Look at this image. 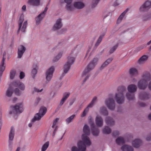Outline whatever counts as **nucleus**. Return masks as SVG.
I'll return each instance as SVG.
<instances>
[{"label":"nucleus","instance_id":"0e129e2a","mask_svg":"<svg viewBox=\"0 0 151 151\" xmlns=\"http://www.w3.org/2000/svg\"><path fill=\"white\" fill-rule=\"evenodd\" d=\"M146 139L147 141H151V133L147 136L146 138Z\"/></svg>","mask_w":151,"mask_h":151},{"label":"nucleus","instance_id":"ddd939ff","mask_svg":"<svg viewBox=\"0 0 151 151\" xmlns=\"http://www.w3.org/2000/svg\"><path fill=\"white\" fill-rule=\"evenodd\" d=\"M11 86L18 87L22 91L24 90L25 88L24 84L19 81H16L13 82L12 83Z\"/></svg>","mask_w":151,"mask_h":151},{"label":"nucleus","instance_id":"052dcab7","mask_svg":"<svg viewBox=\"0 0 151 151\" xmlns=\"http://www.w3.org/2000/svg\"><path fill=\"white\" fill-rule=\"evenodd\" d=\"M120 134V132L118 131H114L112 133V135L113 136L116 137L118 136Z\"/></svg>","mask_w":151,"mask_h":151},{"label":"nucleus","instance_id":"4be33fe9","mask_svg":"<svg viewBox=\"0 0 151 151\" xmlns=\"http://www.w3.org/2000/svg\"><path fill=\"white\" fill-rule=\"evenodd\" d=\"M105 122L108 125L110 126H112L115 124V122L112 117L108 116L105 119Z\"/></svg>","mask_w":151,"mask_h":151},{"label":"nucleus","instance_id":"6ab92c4d","mask_svg":"<svg viewBox=\"0 0 151 151\" xmlns=\"http://www.w3.org/2000/svg\"><path fill=\"white\" fill-rule=\"evenodd\" d=\"M91 130L92 134L94 136H98L99 133V129L96 127L94 123H93L91 125Z\"/></svg>","mask_w":151,"mask_h":151},{"label":"nucleus","instance_id":"a19ab883","mask_svg":"<svg viewBox=\"0 0 151 151\" xmlns=\"http://www.w3.org/2000/svg\"><path fill=\"white\" fill-rule=\"evenodd\" d=\"M13 93V88L11 86L9 87L6 91V94L8 97H11Z\"/></svg>","mask_w":151,"mask_h":151},{"label":"nucleus","instance_id":"1a4fd4ad","mask_svg":"<svg viewBox=\"0 0 151 151\" xmlns=\"http://www.w3.org/2000/svg\"><path fill=\"white\" fill-rule=\"evenodd\" d=\"M63 26V24L62 22V19L59 18L57 19L54 24L52 30L54 31L60 29Z\"/></svg>","mask_w":151,"mask_h":151},{"label":"nucleus","instance_id":"a878e982","mask_svg":"<svg viewBox=\"0 0 151 151\" xmlns=\"http://www.w3.org/2000/svg\"><path fill=\"white\" fill-rule=\"evenodd\" d=\"M113 58L112 57H111L107 59L101 65L100 68V70H102L103 69L105 68L108 65L110 64L112 61Z\"/></svg>","mask_w":151,"mask_h":151},{"label":"nucleus","instance_id":"393cba45","mask_svg":"<svg viewBox=\"0 0 151 151\" xmlns=\"http://www.w3.org/2000/svg\"><path fill=\"white\" fill-rule=\"evenodd\" d=\"M113 58L112 57H111L107 59L101 65L100 68V70H102L103 69L105 68L108 65L110 64L112 61Z\"/></svg>","mask_w":151,"mask_h":151},{"label":"nucleus","instance_id":"bb28decb","mask_svg":"<svg viewBox=\"0 0 151 151\" xmlns=\"http://www.w3.org/2000/svg\"><path fill=\"white\" fill-rule=\"evenodd\" d=\"M139 98L141 100L147 99L149 98V94L146 92H142L139 93Z\"/></svg>","mask_w":151,"mask_h":151},{"label":"nucleus","instance_id":"09e8293b","mask_svg":"<svg viewBox=\"0 0 151 151\" xmlns=\"http://www.w3.org/2000/svg\"><path fill=\"white\" fill-rule=\"evenodd\" d=\"M75 116V114H73L66 119L65 121L68 124L70 123L71 122Z\"/></svg>","mask_w":151,"mask_h":151},{"label":"nucleus","instance_id":"13d9d810","mask_svg":"<svg viewBox=\"0 0 151 151\" xmlns=\"http://www.w3.org/2000/svg\"><path fill=\"white\" fill-rule=\"evenodd\" d=\"M88 108H86L84 110L82 114L81 115V116L82 117H83L86 116V115L88 111Z\"/></svg>","mask_w":151,"mask_h":151},{"label":"nucleus","instance_id":"0eeeda50","mask_svg":"<svg viewBox=\"0 0 151 151\" xmlns=\"http://www.w3.org/2000/svg\"><path fill=\"white\" fill-rule=\"evenodd\" d=\"M78 52V49L77 48L73 50L70 56L68 57L67 62L72 65L75 61L74 57L77 55Z\"/></svg>","mask_w":151,"mask_h":151},{"label":"nucleus","instance_id":"20e7f679","mask_svg":"<svg viewBox=\"0 0 151 151\" xmlns=\"http://www.w3.org/2000/svg\"><path fill=\"white\" fill-rule=\"evenodd\" d=\"M55 70V67L54 66H52L48 68L46 71L45 76L46 81L45 83H48L51 80L52 76L53 73Z\"/></svg>","mask_w":151,"mask_h":151},{"label":"nucleus","instance_id":"a211bd4d","mask_svg":"<svg viewBox=\"0 0 151 151\" xmlns=\"http://www.w3.org/2000/svg\"><path fill=\"white\" fill-rule=\"evenodd\" d=\"M42 116H43L39 114L38 113L36 114L33 118L32 120L31 123L28 124L29 127H32V124L35 122L40 120Z\"/></svg>","mask_w":151,"mask_h":151},{"label":"nucleus","instance_id":"5fc2aeb1","mask_svg":"<svg viewBox=\"0 0 151 151\" xmlns=\"http://www.w3.org/2000/svg\"><path fill=\"white\" fill-rule=\"evenodd\" d=\"M5 61H2L0 66V71H4L5 69Z\"/></svg>","mask_w":151,"mask_h":151},{"label":"nucleus","instance_id":"6e6d98bb","mask_svg":"<svg viewBox=\"0 0 151 151\" xmlns=\"http://www.w3.org/2000/svg\"><path fill=\"white\" fill-rule=\"evenodd\" d=\"M98 60L99 59L98 58H95L90 62L92 63L95 66H96L97 65V63Z\"/></svg>","mask_w":151,"mask_h":151},{"label":"nucleus","instance_id":"de8ad7c7","mask_svg":"<svg viewBox=\"0 0 151 151\" xmlns=\"http://www.w3.org/2000/svg\"><path fill=\"white\" fill-rule=\"evenodd\" d=\"M44 17H43L41 14L38 16L36 19V24L37 25L40 24V22Z\"/></svg>","mask_w":151,"mask_h":151},{"label":"nucleus","instance_id":"423d86ee","mask_svg":"<svg viewBox=\"0 0 151 151\" xmlns=\"http://www.w3.org/2000/svg\"><path fill=\"white\" fill-rule=\"evenodd\" d=\"M105 104L108 108L111 111H113L115 108V101L112 98H108L105 101Z\"/></svg>","mask_w":151,"mask_h":151},{"label":"nucleus","instance_id":"c9c22d12","mask_svg":"<svg viewBox=\"0 0 151 151\" xmlns=\"http://www.w3.org/2000/svg\"><path fill=\"white\" fill-rule=\"evenodd\" d=\"M116 143L118 145H121L125 143L124 138L122 137H118L116 140Z\"/></svg>","mask_w":151,"mask_h":151},{"label":"nucleus","instance_id":"b1692460","mask_svg":"<svg viewBox=\"0 0 151 151\" xmlns=\"http://www.w3.org/2000/svg\"><path fill=\"white\" fill-rule=\"evenodd\" d=\"M113 58L112 57H111L107 59L101 65L100 68V70H102L103 69L105 68L108 65L110 64L112 61Z\"/></svg>","mask_w":151,"mask_h":151},{"label":"nucleus","instance_id":"7c9ffc66","mask_svg":"<svg viewBox=\"0 0 151 151\" xmlns=\"http://www.w3.org/2000/svg\"><path fill=\"white\" fill-rule=\"evenodd\" d=\"M69 93H64L63 97L60 101V105L61 106L63 105L64 102L68 98L70 95Z\"/></svg>","mask_w":151,"mask_h":151},{"label":"nucleus","instance_id":"f257e3e1","mask_svg":"<svg viewBox=\"0 0 151 151\" xmlns=\"http://www.w3.org/2000/svg\"><path fill=\"white\" fill-rule=\"evenodd\" d=\"M126 88L124 86H119L117 88L118 93L115 95V98L117 103L122 104L124 101V93L126 91Z\"/></svg>","mask_w":151,"mask_h":151},{"label":"nucleus","instance_id":"f3484780","mask_svg":"<svg viewBox=\"0 0 151 151\" xmlns=\"http://www.w3.org/2000/svg\"><path fill=\"white\" fill-rule=\"evenodd\" d=\"M142 142V141L140 139H136L132 141V144L134 147L138 148L141 146Z\"/></svg>","mask_w":151,"mask_h":151},{"label":"nucleus","instance_id":"f704fd0d","mask_svg":"<svg viewBox=\"0 0 151 151\" xmlns=\"http://www.w3.org/2000/svg\"><path fill=\"white\" fill-rule=\"evenodd\" d=\"M105 35V32H104L100 35L95 45V47L96 48L97 47L99 46L100 43L101 42L102 39L104 36Z\"/></svg>","mask_w":151,"mask_h":151},{"label":"nucleus","instance_id":"680f3d73","mask_svg":"<svg viewBox=\"0 0 151 151\" xmlns=\"http://www.w3.org/2000/svg\"><path fill=\"white\" fill-rule=\"evenodd\" d=\"M128 30H121V32L120 33V34L122 35L124 34H127L128 33Z\"/></svg>","mask_w":151,"mask_h":151},{"label":"nucleus","instance_id":"338daca9","mask_svg":"<svg viewBox=\"0 0 151 151\" xmlns=\"http://www.w3.org/2000/svg\"><path fill=\"white\" fill-rule=\"evenodd\" d=\"M59 120V118H56L55 119L54 121V122L53 123V124L52 126V128H53L54 126L55 125L56 123L57 122L58 120Z\"/></svg>","mask_w":151,"mask_h":151},{"label":"nucleus","instance_id":"c03bdc74","mask_svg":"<svg viewBox=\"0 0 151 151\" xmlns=\"http://www.w3.org/2000/svg\"><path fill=\"white\" fill-rule=\"evenodd\" d=\"M100 112L104 116L108 115V111L106 108L104 106H102L100 108Z\"/></svg>","mask_w":151,"mask_h":151},{"label":"nucleus","instance_id":"f03ea898","mask_svg":"<svg viewBox=\"0 0 151 151\" xmlns=\"http://www.w3.org/2000/svg\"><path fill=\"white\" fill-rule=\"evenodd\" d=\"M82 141H80L78 143L79 150L81 151H85L86 149V145L90 146L91 142L89 138L84 134L82 135Z\"/></svg>","mask_w":151,"mask_h":151},{"label":"nucleus","instance_id":"cd10ccee","mask_svg":"<svg viewBox=\"0 0 151 151\" xmlns=\"http://www.w3.org/2000/svg\"><path fill=\"white\" fill-rule=\"evenodd\" d=\"M141 79L145 80L147 82L150 81L151 80L150 74L148 72L144 73L142 76V79Z\"/></svg>","mask_w":151,"mask_h":151},{"label":"nucleus","instance_id":"603ef678","mask_svg":"<svg viewBox=\"0 0 151 151\" xmlns=\"http://www.w3.org/2000/svg\"><path fill=\"white\" fill-rule=\"evenodd\" d=\"M118 43H117L115 46L111 47L109 51V52L110 54H111L113 53L116 50L118 46Z\"/></svg>","mask_w":151,"mask_h":151},{"label":"nucleus","instance_id":"a18cd8bd","mask_svg":"<svg viewBox=\"0 0 151 151\" xmlns=\"http://www.w3.org/2000/svg\"><path fill=\"white\" fill-rule=\"evenodd\" d=\"M63 52L62 51L59 52L57 55L55 56L53 59V61L55 62L58 61L61 58L63 54Z\"/></svg>","mask_w":151,"mask_h":151},{"label":"nucleus","instance_id":"864d4df0","mask_svg":"<svg viewBox=\"0 0 151 151\" xmlns=\"http://www.w3.org/2000/svg\"><path fill=\"white\" fill-rule=\"evenodd\" d=\"M16 73V71L14 70H12L10 72V77L11 79H14Z\"/></svg>","mask_w":151,"mask_h":151},{"label":"nucleus","instance_id":"4468645a","mask_svg":"<svg viewBox=\"0 0 151 151\" xmlns=\"http://www.w3.org/2000/svg\"><path fill=\"white\" fill-rule=\"evenodd\" d=\"M73 6L75 9L80 10L83 9L85 6V4L81 1H77L74 2Z\"/></svg>","mask_w":151,"mask_h":151},{"label":"nucleus","instance_id":"dca6fc26","mask_svg":"<svg viewBox=\"0 0 151 151\" xmlns=\"http://www.w3.org/2000/svg\"><path fill=\"white\" fill-rule=\"evenodd\" d=\"M112 13L109 11L104 12L103 15V21L105 22H108L111 20Z\"/></svg>","mask_w":151,"mask_h":151},{"label":"nucleus","instance_id":"39448f33","mask_svg":"<svg viewBox=\"0 0 151 151\" xmlns=\"http://www.w3.org/2000/svg\"><path fill=\"white\" fill-rule=\"evenodd\" d=\"M24 20V15L23 14H22L21 15L19 20V28L18 30V32H19L20 30L22 32H25L26 29L27 25V21H26L24 22L23 26H22V23Z\"/></svg>","mask_w":151,"mask_h":151},{"label":"nucleus","instance_id":"58836bf2","mask_svg":"<svg viewBox=\"0 0 151 151\" xmlns=\"http://www.w3.org/2000/svg\"><path fill=\"white\" fill-rule=\"evenodd\" d=\"M38 69V67L36 64H34L33 66V69L32 71V77L34 78L35 75L37 73V70Z\"/></svg>","mask_w":151,"mask_h":151},{"label":"nucleus","instance_id":"bf43d9fd","mask_svg":"<svg viewBox=\"0 0 151 151\" xmlns=\"http://www.w3.org/2000/svg\"><path fill=\"white\" fill-rule=\"evenodd\" d=\"M14 92L15 94L19 96L21 95V93L19 89L17 88H16L14 90Z\"/></svg>","mask_w":151,"mask_h":151},{"label":"nucleus","instance_id":"c756f323","mask_svg":"<svg viewBox=\"0 0 151 151\" xmlns=\"http://www.w3.org/2000/svg\"><path fill=\"white\" fill-rule=\"evenodd\" d=\"M122 151H134L133 147L131 146L127 145H124L121 147Z\"/></svg>","mask_w":151,"mask_h":151},{"label":"nucleus","instance_id":"9d476101","mask_svg":"<svg viewBox=\"0 0 151 151\" xmlns=\"http://www.w3.org/2000/svg\"><path fill=\"white\" fill-rule=\"evenodd\" d=\"M147 82L145 80L141 79L138 82L137 86L138 88L142 90H145L147 86Z\"/></svg>","mask_w":151,"mask_h":151},{"label":"nucleus","instance_id":"3c124183","mask_svg":"<svg viewBox=\"0 0 151 151\" xmlns=\"http://www.w3.org/2000/svg\"><path fill=\"white\" fill-rule=\"evenodd\" d=\"M151 19V14H147L144 15L142 17L144 21H147Z\"/></svg>","mask_w":151,"mask_h":151},{"label":"nucleus","instance_id":"9b49d317","mask_svg":"<svg viewBox=\"0 0 151 151\" xmlns=\"http://www.w3.org/2000/svg\"><path fill=\"white\" fill-rule=\"evenodd\" d=\"M14 136V130L13 127H11L9 136V147H12V141Z\"/></svg>","mask_w":151,"mask_h":151},{"label":"nucleus","instance_id":"5701e85b","mask_svg":"<svg viewBox=\"0 0 151 151\" xmlns=\"http://www.w3.org/2000/svg\"><path fill=\"white\" fill-rule=\"evenodd\" d=\"M113 58L112 57H111L107 59L101 65L100 68V70H102L103 69L105 68L108 65L110 64L112 61Z\"/></svg>","mask_w":151,"mask_h":151},{"label":"nucleus","instance_id":"e433bc0d","mask_svg":"<svg viewBox=\"0 0 151 151\" xmlns=\"http://www.w3.org/2000/svg\"><path fill=\"white\" fill-rule=\"evenodd\" d=\"M111 132V129L109 127L105 126L102 129V132L104 134H109Z\"/></svg>","mask_w":151,"mask_h":151},{"label":"nucleus","instance_id":"4d7b16f0","mask_svg":"<svg viewBox=\"0 0 151 151\" xmlns=\"http://www.w3.org/2000/svg\"><path fill=\"white\" fill-rule=\"evenodd\" d=\"M100 0H95L93 1L92 4V7L93 8L95 7L98 4Z\"/></svg>","mask_w":151,"mask_h":151},{"label":"nucleus","instance_id":"8fccbe9b","mask_svg":"<svg viewBox=\"0 0 151 151\" xmlns=\"http://www.w3.org/2000/svg\"><path fill=\"white\" fill-rule=\"evenodd\" d=\"M49 145V142H47L45 143L42 146L41 150L42 151H45Z\"/></svg>","mask_w":151,"mask_h":151},{"label":"nucleus","instance_id":"2f4dec72","mask_svg":"<svg viewBox=\"0 0 151 151\" xmlns=\"http://www.w3.org/2000/svg\"><path fill=\"white\" fill-rule=\"evenodd\" d=\"M126 97L129 101L134 100L135 99L134 93L127 92L126 94Z\"/></svg>","mask_w":151,"mask_h":151},{"label":"nucleus","instance_id":"49530a36","mask_svg":"<svg viewBox=\"0 0 151 151\" xmlns=\"http://www.w3.org/2000/svg\"><path fill=\"white\" fill-rule=\"evenodd\" d=\"M47 110V108L45 107L44 106L42 107L40 109L39 112L38 113L43 116L46 113Z\"/></svg>","mask_w":151,"mask_h":151},{"label":"nucleus","instance_id":"72a5a7b5","mask_svg":"<svg viewBox=\"0 0 151 151\" xmlns=\"http://www.w3.org/2000/svg\"><path fill=\"white\" fill-rule=\"evenodd\" d=\"M148 58V56L147 55H143L139 59L138 63L139 64L144 63L147 60Z\"/></svg>","mask_w":151,"mask_h":151},{"label":"nucleus","instance_id":"69168bd1","mask_svg":"<svg viewBox=\"0 0 151 151\" xmlns=\"http://www.w3.org/2000/svg\"><path fill=\"white\" fill-rule=\"evenodd\" d=\"M47 9H48V8L47 7H46L45 8L44 11L41 13L42 14V16L43 17L45 16V14L46 13Z\"/></svg>","mask_w":151,"mask_h":151},{"label":"nucleus","instance_id":"2eb2a0df","mask_svg":"<svg viewBox=\"0 0 151 151\" xmlns=\"http://www.w3.org/2000/svg\"><path fill=\"white\" fill-rule=\"evenodd\" d=\"M26 50L25 47L22 45H20L18 47L17 51V58H21Z\"/></svg>","mask_w":151,"mask_h":151},{"label":"nucleus","instance_id":"c85d7f7f","mask_svg":"<svg viewBox=\"0 0 151 151\" xmlns=\"http://www.w3.org/2000/svg\"><path fill=\"white\" fill-rule=\"evenodd\" d=\"M127 89L129 92L134 93L137 91V87L135 85L131 84L128 86Z\"/></svg>","mask_w":151,"mask_h":151},{"label":"nucleus","instance_id":"4c0bfd02","mask_svg":"<svg viewBox=\"0 0 151 151\" xmlns=\"http://www.w3.org/2000/svg\"><path fill=\"white\" fill-rule=\"evenodd\" d=\"M129 73L131 76H136L138 75L137 70L134 68H132L129 69Z\"/></svg>","mask_w":151,"mask_h":151},{"label":"nucleus","instance_id":"6e6552de","mask_svg":"<svg viewBox=\"0 0 151 151\" xmlns=\"http://www.w3.org/2000/svg\"><path fill=\"white\" fill-rule=\"evenodd\" d=\"M151 7V0H147L140 7V12H146Z\"/></svg>","mask_w":151,"mask_h":151},{"label":"nucleus","instance_id":"aec40b11","mask_svg":"<svg viewBox=\"0 0 151 151\" xmlns=\"http://www.w3.org/2000/svg\"><path fill=\"white\" fill-rule=\"evenodd\" d=\"M96 124L99 127H102L103 125V120L102 117L99 115L97 116L95 119Z\"/></svg>","mask_w":151,"mask_h":151},{"label":"nucleus","instance_id":"ea45409f","mask_svg":"<svg viewBox=\"0 0 151 151\" xmlns=\"http://www.w3.org/2000/svg\"><path fill=\"white\" fill-rule=\"evenodd\" d=\"M71 65L67 62L65 63L63 68L64 73H67L69 70Z\"/></svg>","mask_w":151,"mask_h":151},{"label":"nucleus","instance_id":"473e14b6","mask_svg":"<svg viewBox=\"0 0 151 151\" xmlns=\"http://www.w3.org/2000/svg\"><path fill=\"white\" fill-rule=\"evenodd\" d=\"M129 9L127 8L124 11L121 15L119 16L117 20V23H119L122 20V19L125 15L126 13L129 11Z\"/></svg>","mask_w":151,"mask_h":151},{"label":"nucleus","instance_id":"412c9836","mask_svg":"<svg viewBox=\"0 0 151 151\" xmlns=\"http://www.w3.org/2000/svg\"><path fill=\"white\" fill-rule=\"evenodd\" d=\"M41 0H28L27 3L31 6H37L40 5V1Z\"/></svg>","mask_w":151,"mask_h":151},{"label":"nucleus","instance_id":"37998d69","mask_svg":"<svg viewBox=\"0 0 151 151\" xmlns=\"http://www.w3.org/2000/svg\"><path fill=\"white\" fill-rule=\"evenodd\" d=\"M83 131L84 133L86 135H89L90 134V129L88 126L87 125H85L84 126L83 128Z\"/></svg>","mask_w":151,"mask_h":151},{"label":"nucleus","instance_id":"f8f14e48","mask_svg":"<svg viewBox=\"0 0 151 151\" xmlns=\"http://www.w3.org/2000/svg\"><path fill=\"white\" fill-rule=\"evenodd\" d=\"M95 66L92 63L90 62L87 66L82 73V75L83 76L86 75L91 70H92L95 67Z\"/></svg>","mask_w":151,"mask_h":151},{"label":"nucleus","instance_id":"e2e57ef3","mask_svg":"<svg viewBox=\"0 0 151 151\" xmlns=\"http://www.w3.org/2000/svg\"><path fill=\"white\" fill-rule=\"evenodd\" d=\"M145 47V45H142L139 47H138L137 48V50L138 51H139L141 50H142V49H143V48H144Z\"/></svg>","mask_w":151,"mask_h":151},{"label":"nucleus","instance_id":"774afa93","mask_svg":"<svg viewBox=\"0 0 151 151\" xmlns=\"http://www.w3.org/2000/svg\"><path fill=\"white\" fill-rule=\"evenodd\" d=\"M72 151H80L78 148L75 146L73 147L71 149Z\"/></svg>","mask_w":151,"mask_h":151},{"label":"nucleus","instance_id":"79ce46f5","mask_svg":"<svg viewBox=\"0 0 151 151\" xmlns=\"http://www.w3.org/2000/svg\"><path fill=\"white\" fill-rule=\"evenodd\" d=\"M65 7L67 11L70 12L73 11L75 9L73 6L71 4V3L67 4Z\"/></svg>","mask_w":151,"mask_h":151},{"label":"nucleus","instance_id":"7ed1b4c3","mask_svg":"<svg viewBox=\"0 0 151 151\" xmlns=\"http://www.w3.org/2000/svg\"><path fill=\"white\" fill-rule=\"evenodd\" d=\"M11 109L9 112L10 114L20 113L23 111L22 105L21 103L17 104L14 106H11Z\"/></svg>","mask_w":151,"mask_h":151}]
</instances>
